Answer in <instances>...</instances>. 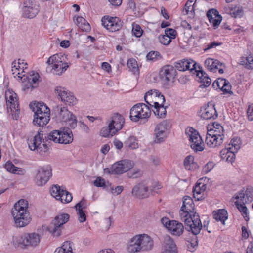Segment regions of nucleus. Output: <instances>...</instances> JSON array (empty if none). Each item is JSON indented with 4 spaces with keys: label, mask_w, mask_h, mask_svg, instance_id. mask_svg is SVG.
<instances>
[{
    "label": "nucleus",
    "mask_w": 253,
    "mask_h": 253,
    "mask_svg": "<svg viewBox=\"0 0 253 253\" xmlns=\"http://www.w3.org/2000/svg\"><path fill=\"white\" fill-rule=\"evenodd\" d=\"M179 216L181 221L189 226L194 235H197L200 233L202 224L199 214L194 212V204L190 197L185 196L183 197Z\"/></svg>",
    "instance_id": "nucleus-1"
},
{
    "label": "nucleus",
    "mask_w": 253,
    "mask_h": 253,
    "mask_svg": "<svg viewBox=\"0 0 253 253\" xmlns=\"http://www.w3.org/2000/svg\"><path fill=\"white\" fill-rule=\"evenodd\" d=\"M28 202L24 199H20L14 204L11 214L17 227H23L28 225L31 217L28 211Z\"/></svg>",
    "instance_id": "nucleus-2"
},
{
    "label": "nucleus",
    "mask_w": 253,
    "mask_h": 253,
    "mask_svg": "<svg viewBox=\"0 0 253 253\" xmlns=\"http://www.w3.org/2000/svg\"><path fill=\"white\" fill-rule=\"evenodd\" d=\"M41 240L38 234L35 233H25L15 237L13 239L14 243L18 247L22 249H29L37 246Z\"/></svg>",
    "instance_id": "nucleus-3"
},
{
    "label": "nucleus",
    "mask_w": 253,
    "mask_h": 253,
    "mask_svg": "<svg viewBox=\"0 0 253 253\" xmlns=\"http://www.w3.org/2000/svg\"><path fill=\"white\" fill-rule=\"evenodd\" d=\"M48 138L55 143L67 144L72 142L73 136L69 128H64L53 130L48 134Z\"/></svg>",
    "instance_id": "nucleus-4"
},
{
    "label": "nucleus",
    "mask_w": 253,
    "mask_h": 253,
    "mask_svg": "<svg viewBox=\"0 0 253 253\" xmlns=\"http://www.w3.org/2000/svg\"><path fill=\"white\" fill-rule=\"evenodd\" d=\"M151 114L149 106L144 103H138L133 106L130 111V119L134 122L140 119H148Z\"/></svg>",
    "instance_id": "nucleus-5"
},
{
    "label": "nucleus",
    "mask_w": 253,
    "mask_h": 253,
    "mask_svg": "<svg viewBox=\"0 0 253 253\" xmlns=\"http://www.w3.org/2000/svg\"><path fill=\"white\" fill-rule=\"evenodd\" d=\"M66 57L62 54H54L50 56L47 63L50 65L56 75H61L69 67V65L65 62Z\"/></svg>",
    "instance_id": "nucleus-6"
},
{
    "label": "nucleus",
    "mask_w": 253,
    "mask_h": 253,
    "mask_svg": "<svg viewBox=\"0 0 253 253\" xmlns=\"http://www.w3.org/2000/svg\"><path fill=\"white\" fill-rule=\"evenodd\" d=\"M185 134L189 138L191 148L195 151H202L204 149V144L198 132L193 128L188 127L185 130Z\"/></svg>",
    "instance_id": "nucleus-7"
},
{
    "label": "nucleus",
    "mask_w": 253,
    "mask_h": 253,
    "mask_svg": "<svg viewBox=\"0 0 253 253\" xmlns=\"http://www.w3.org/2000/svg\"><path fill=\"white\" fill-rule=\"evenodd\" d=\"M70 215L67 213H61L57 215L49 227V231L54 236H59L63 225L68 221Z\"/></svg>",
    "instance_id": "nucleus-8"
},
{
    "label": "nucleus",
    "mask_w": 253,
    "mask_h": 253,
    "mask_svg": "<svg viewBox=\"0 0 253 253\" xmlns=\"http://www.w3.org/2000/svg\"><path fill=\"white\" fill-rule=\"evenodd\" d=\"M161 221L163 225L173 235L180 236L182 234L184 226L181 223L175 220H170L166 217H163Z\"/></svg>",
    "instance_id": "nucleus-9"
},
{
    "label": "nucleus",
    "mask_w": 253,
    "mask_h": 253,
    "mask_svg": "<svg viewBox=\"0 0 253 253\" xmlns=\"http://www.w3.org/2000/svg\"><path fill=\"white\" fill-rule=\"evenodd\" d=\"M170 127L169 122L167 120H163L157 124L154 129L155 141L156 143L164 142L167 137V134Z\"/></svg>",
    "instance_id": "nucleus-10"
},
{
    "label": "nucleus",
    "mask_w": 253,
    "mask_h": 253,
    "mask_svg": "<svg viewBox=\"0 0 253 253\" xmlns=\"http://www.w3.org/2000/svg\"><path fill=\"white\" fill-rule=\"evenodd\" d=\"M57 108L59 111L58 114V119L61 121L66 123L71 128H74L77 123L75 116L65 107L58 106Z\"/></svg>",
    "instance_id": "nucleus-11"
},
{
    "label": "nucleus",
    "mask_w": 253,
    "mask_h": 253,
    "mask_svg": "<svg viewBox=\"0 0 253 253\" xmlns=\"http://www.w3.org/2000/svg\"><path fill=\"white\" fill-rule=\"evenodd\" d=\"M42 141L44 142L42 132L41 131H38L32 139H28L29 148L31 150L37 151L39 153L43 149L45 152L47 146L46 144H42Z\"/></svg>",
    "instance_id": "nucleus-12"
},
{
    "label": "nucleus",
    "mask_w": 253,
    "mask_h": 253,
    "mask_svg": "<svg viewBox=\"0 0 253 253\" xmlns=\"http://www.w3.org/2000/svg\"><path fill=\"white\" fill-rule=\"evenodd\" d=\"M144 100L149 106L152 107L156 106L157 103L162 105L165 102L164 96L156 89H152L147 91L144 96Z\"/></svg>",
    "instance_id": "nucleus-13"
},
{
    "label": "nucleus",
    "mask_w": 253,
    "mask_h": 253,
    "mask_svg": "<svg viewBox=\"0 0 253 253\" xmlns=\"http://www.w3.org/2000/svg\"><path fill=\"white\" fill-rule=\"evenodd\" d=\"M52 176V169L50 166H46L39 169L35 177V182L38 186L45 185Z\"/></svg>",
    "instance_id": "nucleus-14"
},
{
    "label": "nucleus",
    "mask_w": 253,
    "mask_h": 253,
    "mask_svg": "<svg viewBox=\"0 0 253 253\" xmlns=\"http://www.w3.org/2000/svg\"><path fill=\"white\" fill-rule=\"evenodd\" d=\"M101 21L102 25L112 32L119 31L123 26V22L117 17L104 16Z\"/></svg>",
    "instance_id": "nucleus-15"
},
{
    "label": "nucleus",
    "mask_w": 253,
    "mask_h": 253,
    "mask_svg": "<svg viewBox=\"0 0 253 253\" xmlns=\"http://www.w3.org/2000/svg\"><path fill=\"white\" fill-rule=\"evenodd\" d=\"M134 164L132 161L123 160L120 161L112 165L111 171L109 172L111 174H120L126 172L133 167Z\"/></svg>",
    "instance_id": "nucleus-16"
},
{
    "label": "nucleus",
    "mask_w": 253,
    "mask_h": 253,
    "mask_svg": "<svg viewBox=\"0 0 253 253\" xmlns=\"http://www.w3.org/2000/svg\"><path fill=\"white\" fill-rule=\"evenodd\" d=\"M55 92L60 96L62 101L69 106H74L77 103V99L72 93L66 90L65 88L56 87Z\"/></svg>",
    "instance_id": "nucleus-17"
},
{
    "label": "nucleus",
    "mask_w": 253,
    "mask_h": 253,
    "mask_svg": "<svg viewBox=\"0 0 253 253\" xmlns=\"http://www.w3.org/2000/svg\"><path fill=\"white\" fill-rule=\"evenodd\" d=\"M199 116L204 120L215 119L218 117V114L215 105L208 103L201 107Z\"/></svg>",
    "instance_id": "nucleus-18"
},
{
    "label": "nucleus",
    "mask_w": 253,
    "mask_h": 253,
    "mask_svg": "<svg viewBox=\"0 0 253 253\" xmlns=\"http://www.w3.org/2000/svg\"><path fill=\"white\" fill-rule=\"evenodd\" d=\"M160 77L165 82L173 81L177 75V72L175 68L170 65L164 66L160 71Z\"/></svg>",
    "instance_id": "nucleus-19"
},
{
    "label": "nucleus",
    "mask_w": 253,
    "mask_h": 253,
    "mask_svg": "<svg viewBox=\"0 0 253 253\" xmlns=\"http://www.w3.org/2000/svg\"><path fill=\"white\" fill-rule=\"evenodd\" d=\"M23 8L24 15L27 18H33L38 13L39 10L36 7L34 0H26Z\"/></svg>",
    "instance_id": "nucleus-20"
},
{
    "label": "nucleus",
    "mask_w": 253,
    "mask_h": 253,
    "mask_svg": "<svg viewBox=\"0 0 253 253\" xmlns=\"http://www.w3.org/2000/svg\"><path fill=\"white\" fill-rule=\"evenodd\" d=\"M141 251L151 250L154 247V241L152 238L147 234H138Z\"/></svg>",
    "instance_id": "nucleus-21"
},
{
    "label": "nucleus",
    "mask_w": 253,
    "mask_h": 253,
    "mask_svg": "<svg viewBox=\"0 0 253 253\" xmlns=\"http://www.w3.org/2000/svg\"><path fill=\"white\" fill-rule=\"evenodd\" d=\"M50 111L34 114L33 123L39 126H43L50 120Z\"/></svg>",
    "instance_id": "nucleus-22"
},
{
    "label": "nucleus",
    "mask_w": 253,
    "mask_h": 253,
    "mask_svg": "<svg viewBox=\"0 0 253 253\" xmlns=\"http://www.w3.org/2000/svg\"><path fill=\"white\" fill-rule=\"evenodd\" d=\"M235 199L241 200V202L244 204H249L253 200V188L248 186L245 190H242L238 193Z\"/></svg>",
    "instance_id": "nucleus-23"
},
{
    "label": "nucleus",
    "mask_w": 253,
    "mask_h": 253,
    "mask_svg": "<svg viewBox=\"0 0 253 253\" xmlns=\"http://www.w3.org/2000/svg\"><path fill=\"white\" fill-rule=\"evenodd\" d=\"M207 16L210 23L215 29L219 26L222 21L221 16L219 14L218 11L214 8L211 9L207 11Z\"/></svg>",
    "instance_id": "nucleus-24"
},
{
    "label": "nucleus",
    "mask_w": 253,
    "mask_h": 253,
    "mask_svg": "<svg viewBox=\"0 0 253 253\" xmlns=\"http://www.w3.org/2000/svg\"><path fill=\"white\" fill-rule=\"evenodd\" d=\"M223 139L224 138L219 137L212 133H211V132L208 131L205 142L208 146L214 148L220 146L223 143Z\"/></svg>",
    "instance_id": "nucleus-25"
},
{
    "label": "nucleus",
    "mask_w": 253,
    "mask_h": 253,
    "mask_svg": "<svg viewBox=\"0 0 253 253\" xmlns=\"http://www.w3.org/2000/svg\"><path fill=\"white\" fill-rule=\"evenodd\" d=\"M148 187L143 182L135 185L132 190V194L140 198H146L148 196Z\"/></svg>",
    "instance_id": "nucleus-26"
},
{
    "label": "nucleus",
    "mask_w": 253,
    "mask_h": 253,
    "mask_svg": "<svg viewBox=\"0 0 253 253\" xmlns=\"http://www.w3.org/2000/svg\"><path fill=\"white\" fill-rule=\"evenodd\" d=\"M86 207V201L84 198L75 206L78 216V220L80 222L86 221V216L84 209H85Z\"/></svg>",
    "instance_id": "nucleus-27"
},
{
    "label": "nucleus",
    "mask_w": 253,
    "mask_h": 253,
    "mask_svg": "<svg viewBox=\"0 0 253 253\" xmlns=\"http://www.w3.org/2000/svg\"><path fill=\"white\" fill-rule=\"evenodd\" d=\"M124 123L125 119L124 117L122 115L117 113L113 114L109 124L111 126H114V129L118 132L122 128Z\"/></svg>",
    "instance_id": "nucleus-28"
},
{
    "label": "nucleus",
    "mask_w": 253,
    "mask_h": 253,
    "mask_svg": "<svg viewBox=\"0 0 253 253\" xmlns=\"http://www.w3.org/2000/svg\"><path fill=\"white\" fill-rule=\"evenodd\" d=\"M5 98L7 108H10L11 111L12 109L18 111L19 104L16 94H12L11 93L9 94L6 93Z\"/></svg>",
    "instance_id": "nucleus-29"
},
{
    "label": "nucleus",
    "mask_w": 253,
    "mask_h": 253,
    "mask_svg": "<svg viewBox=\"0 0 253 253\" xmlns=\"http://www.w3.org/2000/svg\"><path fill=\"white\" fill-rule=\"evenodd\" d=\"M127 250L130 253L141 252L138 235L134 236L130 240L127 245Z\"/></svg>",
    "instance_id": "nucleus-30"
},
{
    "label": "nucleus",
    "mask_w": 253,
    "mask_h": 253,
    "mask_svg": "<svg viewBox=\"0 0 253 253\" xmlns=\"http://www.w3.org/2000/svg\"><path fill=\"white\" fill-rule=\"evenodd\" d=\"M197 76L198 78V81L201 84L200 86L201 88L208 87L211 84V79L201 69L198 71Z\"/></svg>",
    "instance_id": "nucleus-31"
},
{
    "label": "nucleus",
    "mask_w": 253,
    "mask_h": 253,
    "mask_svg": "<svg viewBox=\"0 0 253 253\" xmlns=\"http://www.w3.org/2000/svg\"><path fill=\"white\" fill-rule=\"evenodd\" d=\"M240 65L246 69L252 70L253 69V55L251 54H246L240 58Z\"/></svg>",
    "instance_id": "nucleus-32"
},
{
    "label": "nucleus",
    "mask_w": 253,
    "mask_h": 253,
    "mask_svg": "<svg viewBox=\"0 0 253 253\" xmlns=\"http://www.w3.org/2000/svg\"><path fill=\"white\" fill-rule=\"evenodd\" d=\"M205 189L206 185L205 184L197 183L193 189L194 197L198 201L203 199L204 198V194Z\"/></svg>",
    "instance_id": "nucleus-33"
},
{
    "label": "nucleus",
    "mask_w": 253,
    "mask_h": 253,
    "mask_svg": "<svg viewBox=\"0 0 253 253\" xmlns=\"http://www.w3.org/2000/svg\"><path fill=\"white\" fill-rule=\"evenodd\" d=\"M236 153V152L231 151V150L226 148L222 149L220 152L221 159L232 163L234 161L235 159Z\"/></svg>",
    "instance_id": "nucleus-34"
},
{
    "label": "nucleus",
    "mask_w": 253,
    "mask_h": 253,
    "mask_svg": "<svg viewBox=\"0 0 253 253\" xmlns=\"http://www.w3.org/2000/svg\"><path fill=\"white\" fill-rule=\"evenodd\" d=\"M30 108L32 109L35 114L42 113L45 111H50L47 106L43 102H35L30 104Z\"/></svg>",
    "instance_id": "nucleus-35"
},
{
    "label": "nucleus",
    "mask_w": 253,
    "mask_h": 253,
    "mask_svg": "<svg viewBox=\"0 0 253 253\" xmlns=\"http://www.w3.org/2000/svg\"><path fill=\"white\" fill-rule=\"evenodd\" d=\"M154 110L153 112L155 116L160 118H165L167 115L166 108L163 104L159 105L157 103L156 106H153Z\"/></svg>",
    "instance_id": "nucleus-36"
},
{
    "label": "nucleus",
    "mask_w": 253,
    "mask_h": 253,
    "mask_svg": "<svg viewBox=\"0 0 253 253\" xmlns=\"http://www.w3.org/2000/svg\"><path fill=\"white\" fill-rule=\"evenodd\" d=\"M214 218L217 221H221L223 224H225V220L227 219V212L224 209H219L217 211L213 212Z\"/></svg>",
    "instance_id": "nucleus-37"
},
{
    "label": "nucleus",
    "mask_w": 253,
    "mask_h": 253,
    "mask_svg": "<svg viewBox=\"0 0 253 253\" xmlns=\"http://www.w3.org/2000/svg\"><path fill=\"white\" fill-rule=\"evenodd\" d=\"M166 249H167V250L177 249L176 246L173 239L168 235L165 236L164 237L162 251H165Z\"/></svg>",
    "instance_id": "nucleus-38"
},
{
    "label": "nucleus",
    "mask_w": 253,
    "mask_h": 253,
    "mask_svg": "<svg viewBox=\"0 0 253 253\" xmlns=\"http://www.w3.org/2000/svg\"><path fill=\"white\" fill-rule=\"evenodd\" d=\"M117 131L114 129V126L109 124L108 126L103 127L100 131V135L104 137H110L114 135Z\"/></svg>",
    "instance_id": "nucleus-39"
},
{
    "label": "nucleus",
    "mask_w": 253,
    "mask_h": 253,
    "mask_svg": "<svg viewBox=\"0 0 253 253\" xmlns=\"http://www.w3.org/2000/svg\"><path fill=\"white\" fill-rule=\"evenodd\" d=\"M212 128H211L209 131L211 133H213L219 137L224 138V129L220 124L218 123H214L212 125Z\"/></svg>",
    "instance_id": "nucleus-40"
},
{
    "label": "nucleus",
    "mask_w": 253,
    "mask_h": 253,
    "mask_svg": "<svg viewBox=\"0 0 253 253\" xmlns=\"http://www.w3.org/2000/svg\"><path fill=\"white\" fill-rule=\"evenodd\" d=\"M245 204H246L242 203L241 202V200L239 199H237V201L235 202V205H236L237 208L240 212L242 213V215L245 220L246 221H248L249 220V216L247 213V208L245 206Z\"/></svg>",
    "instance_id": "nucleus-41"
},
{
    "label": "nucleus",
    "mask_w": 253,
    "mask_h": 253,
    "mask_svg": "<svg viewBox=\"0 0 253 253\" xmlns=\"http://www.w3.org/2000/svg\"><path fill=\"white\" fill-rule=\"evenodd\" d=\"M54 253H73L72 243L70 241L65 242L61 247L56 249Z\"/></svg>",
    "instance_id": "nucleus-42"
},
{
    "label": "nucleus",
    "mask_w": 253,
    "mask_h": 253,
    "mask_svg": "<svg viewBox=\"0 0 253 253\" xmlns=\"http://www.w3.org/2000/svg\"><path fill=\"white\" fill-rule=\"evenodd\" d=\"M194 158L191 155L187 156L183 162L184 166L186 169L193 170L196 167V164L194 163Z\"/></svg>",
    "instance_id": "nucleus-43"
},
{
    "label": "nucleus",
    "mask_w": 253,
    "mask_h": 253,
    "mask_svg": "<svg viewBox=\"0 0 253 253\" xmlns=\"http://www.w3.org/2000/svg\"><path fill=\"white\" fill-rule=\"evenodd\" d=\"M241 142L239 138L235 137L233 138L231 140L230 144H228V146L226 148L231 151L237 152L241 147Z\"/></svg>",
    "instance_id": "nucleus-44"
},
{
    "label": "nucleus",
    "mask_w": 253,
    "mask_h": 253,
    "mask_svg": "<svg viewBox=\"0 0 253 253\" xmlns=\"http://www.w3.org/2000/svg\"><path fill=\"white\" fill-rule=\"evenodd\" d=\"M188 60L183 59L174 63V68L180 71H185L189 69Z\"/></svg>",
    "instance_id": "nucleus-45"
},
{
    "label": "nucleus",
    "mask_w": 253,
    "mask_h": 253,
    "mask_svg": "<svg viewBox=\"0 0 253 253\" xmlns=\"http://www.w3.org/2000/svg\"><path fill=\"white\" fill-rule=\"evenodd\" d=\"M93 184L97 187H102L103 189H107L111 186V183L101 177H97L93 181Z\"/></svg>",
    "instance_id": "nucleus-46"
},
{
    "label": "nucleus",
    "mask_w": 253,
    "mask_h": 253,
    "mask_svg": "<svg viewBox=\"0 0 253 253\" xmlns=\"http://www.w3.org/2000/svg\"><path fill=\"white\" fill-rule=\"evenodd\" d=\"M230 14L234 18H241L244 14L243 9L242 6H236L230 9Z\"/></svg>",
    "instance_id": "nucleus-47"
},
{
    "label": "nucleus",
    "mask_w": 253,
    "mask_h": 253,
    "mask_svg": "<svg viewBox=\"0 0 253 253\" xmlns=\"http://www.w3.org/2000/svg\"><path fill=\"white\" fill-rule=\"evenodd\" d=\"M60 196L61 198H57L56 200L60 201L62 203H68L72 201L73 198L71 194L66 190L61 191Z\"/></svg>",
    "instance_id": "nucleus-48"
},
{
    "label": "nucleus",
    "mask_w": 253,
    "mask_h": 253,
    "mask_svg": "<svg viewBox=\"0 0 253 253\" xmlns=\"http://www.w3.org/2000/svg\"><path fill=\"white\" fill-rule=\"evenodd\" d=\"M126 146L131 149H134L138 148V144L136 138L134 136H130L125 142Z\"/></svg>",
    "instance_id": "nucleus-49"
},
{
    "label": "nucleus",
    "mask_w": 253,
    "mask_h": 253,
    "mask_svg": "<svg viewBox=\"0 0 253 253\" xmlns=\"http://www.w3.org/2000/svg\"><path fill=\"white\" fill-rule=\"evenodd\" d=\"M146 58L148 60L155 61L161 59L162 56L158 51H152L147 54Z\"/></svg>",
    "instance_id": "nucleus-50"
},
{
    "label": "nucleus",
    "mask_w": 253,
    "mask_h": 253,
    "mask_svg": "<svg viewBox=\"0 0 253 253\" xmlns=\"http://www.w3.org/2000/svg\"><path fill=\"white\" fill-rule=\"evenodd\" d=\"M64 190L63 189H61L59 186L55 185L51 187L50 193L51 195L57 199V198H61L60 195L61 194V191H63Z\"/></svg>",
    "instance_id": "nucleus-51"
},
{
    "label": "nucleus",
    "mask_w": 253,
    "mask_h": 253,
    "mask_svg": "<svg viewBox=\"0 0 253 253\" xmlns=\"http://www.w3.org/2000/svg\"><path fill=\"white\" fill-rule=\"evenodd\" d=\"M39 75L38 73H33L32 75H30L29 76H25V77L23 78V81L27 79L29 82H30L31 84L34 85V84H36L39 81Z\"/></svg>",
    "instance_id": "nucleus-52"
},
{
    "label": "nucleus",
    "mask_w": 253,
    "mask_h": 253,
    "mask_svg": "<svg viewBox=\"0 0 253 253\" xmlns=\"http://www.w3.org/2000/svg\"><path fill=\"white\" fill-rule=\"evenodd\" d=\"M16 64L17 63L15 61H13L12 63V74L14 77L17 76V77L20 79H22L24 77H25V75H23V76L21 75L20 71H19V68H16Z\"/></svg>",
    "instance_id": "nucleus-53"
},
{
    "label": "nucleus",
    "mask_w": 253,
    "mask_h": 253,
    "mask_svg": "<svg viewBox=\"0 0 253 253\" xmlns=\"http://www.w3.org/2000/svg\"><path fill=\"white\" fill-rule=\"evenodd\" d=\"M132 32L134 35L136 37L139 38L142 35L143 30L138 24L133 23L132 24Z\"/></svg>",
    "instance_id": "nucleus-54"
},
{
    "label": "nucleus",
    "mask_w": 253,
    "mask_h": 253,
    "mask_svg": "<svg viewBox=\"0 0 253 253\" xmlns=\"http://www.w3.org/2000/svg\"><path fill=\"white\" fill-rule=\"evenodd\" d=\"M165 35L167 37H169L170 40L174 39L176 38L177 35V32L175 30L172 28H166L165 30Z\"/></svg>",
    "instance_id": "nucleus-55"
},
{
    "label": "nucleus",
    "mask_w": 253,
    "mask_h": 253,
    "mask_svg": "<svg viewBox=\"0 0 253 253\" xmlns=\"http://www.w3.org/2000/svg\"><path fill=\"white\" fill-rule=\"evenodd\" d=\"M128 177L131 178H137L142 175V172L138 169H134L127 173Z\"/></svg>",
    "instance_id": "nucleus-56"
},
{
    "label": "nucleus",
    "mask_w": 253,
    "mask_h": 253,
    "mask_svg": "<svg viewBox=\"0 0 253 253\" xmlns=\"http://www.w3.org/2000/svg\"><path fill=\"white\" fill-rule=\"evenodd\" d=\"M195 7L185 5L183 10V13L184 14L189 15L190 17L193 16L194 15Z\"/></svg>",
    "instance_id": "nucleus-57"
},
{
    "label": "nucleus",
    "mask_w": 253,
    "mask_h": 253,
    "mask_svg": "<svg viewBox=\"0 0 253 253\" xmlns=\"http://www.w3.org/2000/svg\"><path fill=\"white\" fill-rule=\"evenodd\" d=\"M188 61L189 62L188 66L189 67V69H188L189 70L191 71L195 70V72L197 73L198 71H200L201 69L200 66L197 65L196 63L193 60H188Z\"/></svg>",
    "instance_id": "nucleus-58"
},
{
    "label": "nucleus",
    "mask_w": 253,
    "mask_h": 253,
    "mask_svg": "<svg viewBox=\"0 0 253 253\" xmlns=\"http://www.w3.org/2000/svg\"><path fill=\"white\" fill-rule=\"evenodd\" d=\"M159 40L160 42L165 45H168L171 42L170 39L169 37H167L165 34L160 35L159 37Z\"/></svg>",
    "instance_id": "nucleus-59"
},
{
    "label": "nucleus",
    "mask_w": 253,
    "mask_h": 253,
    "mask_svg": "<svg viewBox=\"0 0 253 253\" xmlns=\"http://www.w3.org/2000/svg\"><path fill=\"white\" fill-rule=\"evenodd\" d=\"M215 166V164L213 162H209L207 163L203 168V171L205 173L210 172Z\"/></svg>",
    "instance_id": "nucleus-60"
},
{
    "label": "nucleus",
    "mask_w": 253,
    "mask_h": 253,
    "mask_svg": "<svg viewBox=\"0 0 253 253\" xmlns=\"http://www.w3.org/2000/svg\"><path fill=\"white\" fill-rule=\"evenodd\" d=\"M221 90H222L225 94H229L232 95L233 94V92L231 91V85L228 81H227Z\"/></svg>",
    "instance_id": "nucleus-61"
},
{
    "label": "nucleus",
    "mask_w": 253,
    "mask_h": 253,
    "mask_svg": "<svg viewBox=\"0 0 253 253\" xmlns=\"http://www.w3.org/2000/svg\"><path fill=\"white\" fill-rule=\"evenodd\" d=\"M124 189V187L122 186H117L115 187L110 188V192L114 195H118L122 193Z\"/></svg>",
    "instance_id": "nucleus-62"
},
{
    "label": "nucleus",
    "mask_w": 253,
    "mask_h": 253,
    "mask_svg": "<svg viewBox=\"0 0 253 253\" xmlns=\"http://www.w3.org/2000/svg\"><path fill=\"white\" fill-rule=\"evenodd\" d=\"M210 67L209 70L213 72H216L217 71V69L218 68L219 66H223V64L220 63L217 60H214V63L212 64Z\"/></svg>",
    "instance_id": "nucleus-63"
},
{
    "label": "nucleus",
    "mask_w": 253,
    "mask_h": 253,
    "mask_svg": "<svg viewBox=\"0 0 253 253\" xmlns=\"http://www.w3.org/2000/svg\"><path fill=\"white\" fill-rule=\"evenodd\" d=\"M247 115L249 119L251 121L253 120V103L249 105L247 109Z\"/></svg>",
    "instance_id": "nucleus-64"
}]
</instances>
